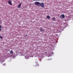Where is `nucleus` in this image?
<instances>
[{"label": "nucleus", "mask_w": 73, "mask_h": 73, "mask_svg": "<svg viewBox=\"0 0 73 73\" xmlns=\"http://www.w3.org/2000/svg\"><path fill=\"white\" fill-rule=\"evenodd\" d=\"M34 4H35V5H37V6H40V3L38 2H36L34 3Z\"/></svg>", "instance_id": "nucleus-1"}, {"label": "nucleus", "mask_w": 73, "mask_h": 73, "mask_svg": "<svg viewBox=\"0 0 73 73\" xmlns=\"http://www.w3.org/2000/svg\"><path fill=\"white\" fill-rule=\"evenodd\" d=\"M40 5L42 8H44V4L43 3H40Z\"/></svg>", "instance_id": "nucleus-2"}, {"label": "nucleus", "mask_w": 73, "mask_h": 73, "mask_svg": "<svg viewBox=\"0 0 73 73\" xmlns=\"http://www.w3.org/2000/svg\"><path fill=\"white\" fill-rule=\"evenodd\" d=\"M8 3L11 5H12V2H11V0H9V1H8Z\"/></svg>", "instance_id": "nucleus-3"}, {"label": "nucleus", "mask_w": 73, "mask_h": 73, "mask_svg": "<svg viewBox=\"0 0 73 73\" xmlns=\"http://www.w3.org/2000/svg\"><path fill=\"white\" fill-rule=\"evenodd\" d=\"M22 4V3H20L19 5L18 6V8H20L21 7V5Z\"/></svg>", "instance_id": "nucleus-4"}, {"label": "nucleus", "mask_w": 73, "mask_h": 73, "mask_svg": "<svg viewBox=\"0 0 73 73\" xmlns=\"http://www.w3.org/2000/svg\"><path fill=\"white\" fill-rule=\"evenodd\" d=\"M61 17H62V18H63V19H64L65 18V15H64L62 14L61 15Z\"/></svg>", "instance_id": "nucleus-5"}, {"label": "nucleus", "mask_w": 73, "mask_h": 73, "mask_svg": "<svg viewBox=\"0 0 73 73\" xmlns=\"http://www.w3.org/2000/svg\"><path fill=\"white\" fill-rule=\"evenodd\" d=\"M52 20L54 21V20H56V19H55V18L53 17H52Z\"/></svg>", "instance_id": "nucleus-6"}, {"label": "nucleus", "mask_w": 73, "mask_h": 73, "mask_svg": "<svg viewBox=\"0 0 73 73\" xmlns=\"http://www.w3.org/2000/svg\"><path fill=\"white\" fill-rule=\"evenodd\" d=\"M13 51L11 50L10 51V54H13Z\"/></svg>", "instance_id": "nucleus-7"}, {"label": "nucleus", "mask_w": 73, "mask_h": 73, "mask_svg": "<svg viewBox=\"0 0 73 73\" xmlns=\"http://www.w3.org/2000/svg\"><path fill=\"white\" fill-rule=\"evenodd\" d=\"M40 31L42 32V31H43V29L41 27L40 28Z\"/></svg>", "instance_id": "nucleus-8"}, {"label": "nucleus", "mask_w": 73, "mask_h": 73, "mask_svg": "<svg viewBox=\"0 0 73 73\" xmlns=\"http://www.w3.org/2000/svg\"><path fill=\"white\" fill-rule=\"evenodd\" d=\"M47 19H50V17L49 16V15H48L47 16Z\"/></svg>", "instance_id": "nucleus-9"}, {"label": "nucleus", "mask_w": 73, "mask_h": 73, "mask_svg": "<svg viewBox=\"0 0 73 73\" xmlns=\"http://www.w3.org/2000/svg\"><path fill=\"white\" fill-rule=\"evenodd\" d=\"M1 26L0 25V31H1Z\"/></svg>", "instance_id": "nucleus-10"}, {"label": "nucleus", "mask_w": 73, "mask_h": 73, "mask_svg": "<svg viewBox=\"0 0 73 73\" xmlns=\"http://www.w3.org/2000/svg\"><path fill=\"white\" fill-rule=\"evenodd\" d=\"M0 38H1V39H3V37L1 36H0Z\"/></svg>", "instance_id": "nucleus-11"}, {"label": "nucleus", "mask_w": 73, "mask_h": 73, "mask_svg": "<svg viewBox=\"0 0 73 73\" xmlns=\"http://www.w3.org/2000/svg\"><path fill=\"white\" fill-rule=\"evenodd\" d=\"M3 66H5V64L4 63V64H3Z\"/></svg>", "instance_id": "nucleus-12"}, {"label": "nucleus", "mask_w": 73, "mask_h": 73, "mask_svg": "<svg viewBox=\"0 0 73 73\" xmlns=\"http://www.w3.org/2000/svg\"><path fill=\"white\" fill-rule=\"evenodd\" d=\"M34 1H40V0H34Z\"/></svg>", "instance_id": "nucleus-13"}, {"label": "nucleus", "mask_w": 73, "mask_h": 73, "mask_svg": "<svg viewBox=\"0 0 73 73\" xmlns=\"http://www.w3.org/2000/svg\"><path fill=\"white\" fill-rule=\"evenodd\" d=\"M0 23H1V21H0Z\"/></svg>", "instance_id": "nucleus-14"}, {"label": "nucleus", "mask_w": 73, "mask_h": 73, "mask_svg": "<svg viewBox=\"0 0 73 73\" xmlns=\"http://www.w3.org/2000/svg\"><path fill=\"white\" fill-rule=\"evenodd\" d=\"M45 53H46L47 54V52H45Z\"/></svg>", "instance_id": "nucleus-15"}, {"label": "nucleus", "mask_w": 73, "mask_h": 73, "mask_svg": "<svg viewBox=\"0 0 73 73\" xmlns=\"http://www.w3.org/2000/svg\"><path fill=\"white\" fill-rule=\"evenodd\" d=\"M27 35H25V36H27Z\"/></svg>", "instance_id": "nucleus-16"}, {"label": "nucleus", "mask_w": 73, "mask_h": 73, "mask_svg": "<svg viewBox=\"0 0 73 73\" xmlns=\"http://www.w3.org/2000/svg\"><path fill=\"white\" fill-rule=\"evenodd\" d=\"M1 62V59H0V62Z\"/></svg>", "instance_id": "nucleus-17"}]
</instances>
